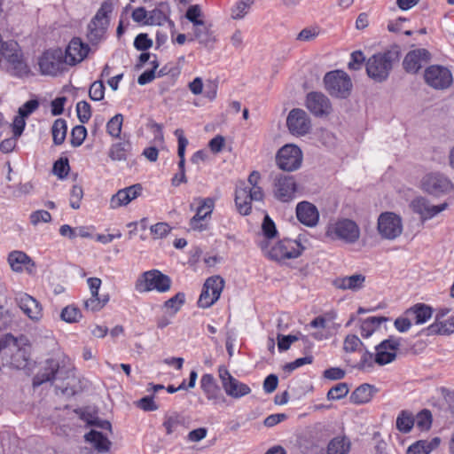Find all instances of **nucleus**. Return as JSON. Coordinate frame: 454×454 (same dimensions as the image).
<instances>
[{
  "label": "nucleus",
  "mask_w": 454,
  "mask_h": 454,
  "mask_svg": "<svg viewBox=\"0 0 454 454\" xmlns=\"http://www.w3.org/2000/svg\"><path fill=\"white\" fill-rule=\"evenodd\" d=\"M286 125L291 134L304 136L311 129V121L307 113L300 108L292 109L286 118Z\"/></svg>",
  "instance_id": "f3484780"
},
{
  "label": "nucleus",
  "mask_w": 454,
  "mask_h": 454,
  "mask_svg": "<svg viewBox=\"0 0 454 454\" xmlns=\"http://www.w3.org/2000/svg\"><path fill=\"white\" fill-rule=\"evenodd\" d=\"M8 71L15 77H23L28 75L30 68L24 59L23 52L15 54L14 57L8 60Z\"/></svg>",
  "instance_id": "7c9ffc66"
},
{
  "label": "nucleus",
  "mask_w": 454,
  "mask_h": 454,
  "mask_svg": "<svg viewBox=\"0 0 454 454\" xmlns=\"http://www.w3.org/2000/svg\"><path fill=\"white\" fill-rule=\"evenodd\" d=\"M364 55L361 51H355L351 53L348 68L350 70H358L364 62Z\"/></svg>",
  "instance_id": "774afa93"
},
{
  "label": "nucleus",
  "mask_w": 454,
  "mask_h": 454,
  "mask_svg": "<svg viewBox=\"0 0 454 454\" xmlns=\"http://www.w3.org/2000/svg\"><path fill=\"white\" fill-rule=\"evenodd\" d=\"M252 4H253V0H241L239 3H237L235 8L232 10V13H231L232 18L233 19L243 18L247 14V12Z\"/></svg>",
  "instance_id": "e2e57ef3"
},
{
  "label": "nucleus",
  "mask_w": 454,
  "mask_h": 454,
  "mask_svg": "<svg viewBox=\"0 0 454 454\" xmlns=\"http://www.w3.org/2000/svg\"><path fill=\"white\" fill-rule=\"evenodd\" d=\"M39 107V102L37 99H30L24 103L19 108V115L26 118L28 117L32 113H34Z\"/></svg>",
  "instance_id": "69168bd1"
},
{
  "label": "nucleus",
  "mask_w": 454,
  "mask_h": 454,
  "mask_svg": "<svg viewBox=\"0 0 454 454\" xmlns=\"http://www.w3.org/2000/svg\"><path fill=\"white\" fill-rule=\"evenodd\" d=\"M7 260L11 269L15 272H26L29 275L35 272V262L23 251H12L8 254Z\"/></svg>",
  "instance_id": "b1692460"
},
{
  "label": "nucleus",
  "mask_w": 454,
  "mask_h": 454,
  "mask_svg": "<svg viewBox=\"0 0 454 454\" xmlns=\"http://www.w3.org/2000/svg\"><path fill=\"white\" fill-rule=\"evenodd\" d=\"M431 59V53L424 48L410 51L403 61V69L410 74H417Z\"/></svg>",
  "instance_id": "6ab92c4d"
},
{
  "label": "nucleus",
  "mask_w": 454,
  "mask_h": 454,
  "mask_svg": "<svg viewBox=\"0 0 454 454\" xmlns=\"http://www.w3.org/2000/svg\"><path fill=\"white\" fill-rule=\"evenodd\" d=\"M113 10L112 3L108 1L103 2L89 22L86 37L90 43H98L105 38L110 23V14L113 12Z\"/></svg>",
  "instance_id": "39448f33"
},
{
  "label": "nucleus",
  "mask_w": 454,
  "mask_h": 454,
  "mask_svg": "<svg viewBox=\"0 0 454 454\" xmlns=\"http://www.w3.org/2000/svg\"><path fill=\"white\" fill-rule=\"evenodd\" d=\"M415 425L420 431H427L432 425V414L430 411L424 409L415 418Z\"/></svg>",
  "instance_id": "8fccbe9b"
},
{
  "label": "nucleus",
  "mask_w": 454,
  "mask_h": 454,
  "mask_svg": "<svg viewBox=\"0 0 454 454\" xmlns=\"http://www.w3.org/2000/svg\"><path fill=\"white\" fill-rule=\"evenodd\" d=\"M182 424V417L178 413L174 412L173 414L165 417L162 426L165 428L166 434H171Z\"/></svg>",
  "instance_id": "3c124183"
},
{
  "label": "nucleus",
  "mask_w": 454,
  "mask_h": 454,
  "mask_svg": "<svg viewBox=\"0 0 454 454\" xmlns=\"http://www.w3.org/2000/svg\"><path fill=\"white\" fill-rule=\"evenodd\" d=\"M90 48L80 37H73L66 47L64 58L67 66L74 67L82 62L88 56Z\"/></svg>",
  "instance_id": "a211bd4d"
},
{
  "label": "nucleus",
  "mask_w": 454,
  "mask_h": 454,
  "mask_svg": "<svg viewBox=\"0 0 454 454\" xmlns=\"http://www.w3.org/2000/svg\"><path fill=\"white\" fill-rule=\"evenodd\" d=\"M414 425L415 418L411 411L403 410L399 412L395 421V426L399 432L408 434L411 431Z\"/></svg>",
  "instance_id": "58836bf2"
},
{
  "label": "nucleus",
  "mask_w": 454,
  "mask_h": 454,
  "mask_svg": "<svg viewBox=\"0 0 454 454\" xmlns=\"http://www.w3.org/2000/svg\"><path fill=\"white\" fill-rule=\"evenodd\" d=\"M161 12L160 11H153V14L147 18V12L144 7H137L133 10L131 17L132 20L136 22H144L146 25H153L154 21L153 20L154 15H160Z\"/></svg>",
  "instance_id": "de8ad7c7"
},
{
  "label": "nucleus",
  "mask_w": 454,
  "mask_h": 454,
  "mask_svg": "<svg viewBox=\"0 0 454 454\" xmlns=\"http://www.w3.org/2000/svg\"><path fill=\"white\" fill-rule=\"evenodd\" d=\"M184 302H185V294L182 292H179L176 294H175L173 297L167 300L164 302L163 306L167 310L170 311L171 314H176L181 309V308L184 304Z\"/></svg>",
  "instance_id": "49530a36"
},
{
  "label": "nucleus",
  "mask_w": 454,
  "mask_h": 454,
  "mask_svg": "<svg viewBox=\"0 0 454 454\" xmlns=\"http://www.w3.org/2000/svg\"><path fill=\"white\" fill-rule=\"evenodd\" d=\"M83 197V191L80 185H74L71 189L69 202L74 209L80 208L81 201Z\"/></svg>",
  "instance_id": "052dcab7"
},
{
  "label": "nucleus",
  "mask_w": 454,
  "mask_h": 454,
  "mask_svg": "<svg viewBox=\"0 0 454 454\" xmlns=\"http://www.w3.org/2000/svg\"><path fill=\"white\" fill-rule=\"evenodd\" d=\"M297 219L304 225L314 227L319 220V213L315 205L308 201L299 202L296 206Z\"/></svg>",
  "instance_id": "a878e982"
},
{
  "label": "nucleus",
  "mask_w": 454,
  "mask_h": 454,
  "mask_svg": "<svg viewBox=\"0 0 454 454\" xmlns=\"http://www.w3.org/2000/svg\"><path fill=\"white\" fill-rule=\"evenodd\" d=\"M262 231L263 236L267 239H271L275 238L278 234L276 224L268 215H266L263 218V222L262 224Z\"/></svg>",
  "instance_id": "13d9d810"
},
{
  "label": "nucleus",
  "mask_w": 454,
  "mask_h": 454,
  "mask_svg": "<svg viewBox=\"0 0 454 454\" xmlns=\"http://www.w3.org/2000/svg\"><path fill=\"white\" fill-rule=\"evenodd\" d=\"M298 185L294 176L279 174L273 181V193L277 200L289 202L295 198Z\"/></svg>",
  "instance_id": "2eb2a0df"
},
{
  "label": "nucleus",
  "mask_w": 454,
  "mask_h": 454,
  "mask_svg": "<svg viewBox=\"0 0 454 454\" xmlns=\"http://www.w3.org/2000/svg\"><path fill=\"white\" fill-rule=\"evenodd\" d=\"M377 228L384 239H395L403 231L402 219L393 212L381 213L378 218Z\"/></svg>",
  "instance_id": "4468645a"
},
{
  "label": "nucleus",
  "mask_w": 454,
  "mask_h": 454,
  "mask_svg": "<svg viewBox=\"0 0 454 454\" xmlns=\"http://www.w3.org/2000/svg\"><path fill=\"white\" fill-rule=\"evenodd\" d=\"M153 45V41L148 37L147 34H139L136 36L134 46L138 51H146Z\"/></svg>",
  "instance_id": "338daca9"
},
{
  "label": "nucleus",
  "mask_w": 454,
  "mask_h": 454,
  "mask_svg": "<svg viewBox=\"0 0 454 454\" xmlns=\"http://www.w3.org/2000/svg\"><path fill=\"white\" fill-rule=\"evenodd\" d=\"M84 439L91 443L98 452L106 453L111 449L112 442L102 432L91 429L84 435Z\"/></svg>",
  "instance_id": "c756f323"
},
{
  "label": "nucleus",
  "mask_w": 454,
  "mask_h": 454,
  "mask_svg": "<svg viewBox=\"0 0 454 454\" xmlns=\"http://www.w3.org/2000/svg\"><path fill=\"white\" fill-rule=\"evenodd\" d=\"M59 363L54 359H49L45 363L43 371L38 373L33 380L34 386H39L46 381H51L56 378L59 371Z\"/></svg>",
  "instance_id": "2f4dec72"
},
{
  "label": "nucleus",
  "mask_w": 454,
  "mask_h": 454,
  "mask_svg": "<svg viewBox=\"0 0 454 454\" xmlns=\"http://www.w3.org/2000/svg\"><path fill=\"white\" fill-rule=\"evenodd\" d=\"M364 346L362 340L355 334H348L343 341V350L346 353H353L359 350Z\"/></svg>",
  "instance_id": "6e6d98bb"
},
{
  "label": "nucleus",
  "mask_w": 454,
  "mask_h": 454,
  "mask_svg": "<svg viewBox=\"0 0 454 454\" xmlns=\"http://www.w3.org/2000/svg\"><path fill=\"white\" fill-rule=\"evenodd\" d=\"M400 51L397 46L370 57L366 62V72L369 77L377 81H385L393 68V64L399 61Z\"/></svg>",
  "instance_id": "f03ea898"
},
{
  "label": "nucleus",
  "mask_w": 454,
  "mask_h": 454,
  "mask_svg": "<svg viewBox=\"0 0 454 454\" xmlns=\"http://www.w3.org/2000/svg\"><path fill=\"white\" fill-rule=\"evenodd\" d=\"M451 311L450 308H439L436 310V322L431 325V328H436L440 334H449L454 332V324L450 321H440Z\"/></svg>",
  "instance_id": "e433bc0d"
},
{
  "label": "nucleus",
  "mask_w": 454,
  "mask_h": 454,
  "mask_svg": "<svg viewBox=\"0 0 454 454\" xmlns=\"http://www.w3.org/2000/svg\"><path fill=\"white\" fill-rule=\"evenodd\" d=\"M424 78L427 84L435 90L447 89L453 82L450 70L440 65L427 67L424 73Z\"/></svg>",
  "instance_id": "f8f14e48"
},
{
  "label": "nucleus",
  "mask_w": 454,
  "mask_h": 454,
  "mask_svg": "<svg viewBox=\"0 0 454 454\" xmlns=\"http://www.w3.org/2000/svg\"><path fill=\"white\" fill-rule=\"evenodd\" d=\"M29 220L33 225H37L40 223H50L51 215L46 210H36L31 213Z\"/></svg>",
  "instance_id": "0e129e2a"
},
{
  "label": "nucleus",
  "mask_w": 454,
  "mask_h": 454,
  "mask_svg": "<svg viewBox=\"0 0 454 454\" xmlns=\"http://www.w3.org/2000/svg\"><path fill=\"white\" fill-rule=\"evenodd\" d=\"M440 438L419 440L412 443L407 450V454H429L440 445Z\"/></svg>",
  "instance_id": "473e14b6"
},
{
  "label": "nucleus",
  "mask_w": 454,
  "mask_h": 454,
  "mask_svg": "<svg viewBox=\"0 0 454 454\" xmlns=\"http://www.w3.org/2000/svg\"><path fill=\"white\" fill-rule=\"evenodd\" d=\"M306 107L317 117L327 116L332 112L330 99L323 93L312 91L306 97Z\"/></svg>",
  "instance_id": "412c9836"
},
{
  "label": "nucleus",
  "mask_w": 454,
  "mask_h": 454,
  "mask_svg": "<svg viewBox=\"0 0 454 454\" xmlns=\"http://www.w3.org/2000/svg\"><path fill=\"white\" fill-rule=\"evenodd\" d=\"M259 246L268 258L277 262L296 259L305 250V247L299 239L288 238L278 240L270 247L268 241H262Z\"/></svg>",
  "instance_id": "7ed1b4c3"
},
{
  "label": "nucleus",
  "mask_w": 454,
  "mask_h": 454,
  "mask_svg": "<svg viewBox=\"0 0 454 454\" xmlns=\"http://www.w3.org/2000/svg\"><path fill=\"white\" fill-rule=\"evenodd\" d=\"M108 301V294L103 296L90 295V297L84 301L83 305L85 309L94 312L101 310L107 304Z\"/></svg>",
  "instance_id": "c03bdc74"
},
{
  "label": "nucleus",
  "mask_w": 454,
  "mask_h": 454,
  "mask_svg": "<svg viewBox=\"0 0 454 454\" xmlns=\"http://www.w3.org/2000/svg\"><path fill=\"white\" fill-rule=\"evenodd\" d=\"M350 450V442L346 437H335L327 446V454H348Z\"/></svg>",
  "instance_id": "a19ab883"
},
{
  "label": "nucleus",
  "mask_w": 454,
  "mask_h": 454,
  "mask_svg": "<svg viewBox=\"0 0 454 454\" xmlns=\"http://www.w3.org/2000/svg\"><path fill=\"white\" fill-rule=\"evenodd\" d=\"M224 280L220 276H212L206 279L197 305L201 309L213 306L220 298L224 288Z\"/></svg>",
  "instance_id": "9b49d317"
},
{
  "label": "nucleus",
  "mask_w": 454,
  "mask_h": 454,
  "mask_svg": "<svg viewBox=\"0 0 454 454\" xmlns=\"http://www.w3.org/2000/svg\"><path fill=\"white\" fill-rule=\"evenodd\" d=\"M150 230L155 239H162L169 234L171 227L167 223H157L152 225Z\"/></svg>",
  "instance_id": "680f3d73"
},
{
  "label": "nucleus",
  "mask_w": 454,
  "mask_h": 454,
  "mask_svg": "<svg viewBox=\"0 0 454 454\" xmlns=\"http://www.w3.org/2000/svg\"><path fill=\"white\" fill-rule=\"evenodd\" d=\"M123 115L117 114L106 123V132L113 137H119L121 133Z\"/></svg>",
  "instance_id": "a18cd8bd"
},
{
  "label": "nucleus",
  "mask_w": 454,
  "mask_h": 454,
  "mask_svg": "<svg viewBox=\"0 0 454 454\" xmlns=\"http://www.w3.org/2000/svg\"><path fill=\"white\" fill-rule=\"evenodd\" d=\"M200 388L208 401L218 403L221 397V389L214 376L210 373L203 374L200 379Z\"/></svg>",
  "instance_id": "cd10ccee"
},
{
  "label": "nucleus",
  "mask_w": 454,
  "mask_h": 454,
  "mask_svg": "<svg viewBox=\"0 0 454 454\" xmlns=\"http://www.w3.org/2000/svg\"><path fill=\"white\" fill-rule=\"evenodd\" d=\"M42 74L57 76L67 70V63L61 48H51L44 51L38 59Z\"/></svg>",
  "instance_id": "0eeeda50"
},
{
  "label": "nucleus",
  "mask_w": 454,
  "mask_h": 454,
  "mask_svg": "<svg viewBox=\"0 0 454 454\" xmlns=\"http://www.w3.org/2000/svg\"><path fill=\"white\" fill-rule=\"evenodd\" d=\"M82 317V315L80 309L73 305L65 307L60 314L61 319L67 323H76Z\"/></svg>",
  "instance_id": "09e8293b"
},
{
  "label": "nucleus",
  "mask_w": 454,
  "mask_h": 454,
  "mask_svg": "<svg viewBox=\"0 0 454 454\" xmlns=\"http://www.w3.org/2000/svg\"><path fill=\"white\" fill-rule=\"evenodd\" d=\"M197 203L195 215L189 221V227L194 231L202 232L209 230L212 214L215 208V199L198 197L194 199Z\"/></svg>",
  "instance_id": "6e6552de"
},
{
  "label": "nucleus",
  "mask_w": 454,
  "mask_h": 454,
  "mask_svg": "<svg viewBox=\"0 0 454 454\" xmlns=\"http://www.w3.org/2000/svg\"><path fill=\"white\" fill-rule=\"evenodd\" d=\"M175 136L177 137V155L179 157L178 168L181 172H185V149L188 145V140L184 137V130L177 129L175 130Z\"/></svg>",
  "instance_id": "79ce46f5"
},
{
  "label": "nucleus",
  "mask_w": 454,
  "mask_h": 454,
  "mask_svg": "<svg viewBox=\"0 0 454 454\" xmlns=\"http://www.w3.org/2000/svg\"><path fill=\"white\" fill-rule=\"evenodd\" d=\"M375 364H377L376 354L374 355L373 353L365 349L362 352L360 360L357 362L355 367L359 371L371 372L373 369Z\"/></svg>",
  "instance_id": "37998d69"
},
{
  "label": "nucleus",
  "mask_w": 454,
  "mask_h": 454,
  "mask_svg": "<svg viewBox=\"0 0 454 454\" xmlns=\"http://www.w3.org/2000/svg\"><path fill=\"white\" fill-rule=\"evenodd\" d=\"M77 118L82 123H86L91 117V106L87 101H79L76 104Z\"/></svg>",
  "instance_id": "4d7b16f0"
},
{
  "label": "nucleus",
  "mask_w": 454,
  "mask_h": 454,
  "mask_svg": "<svg viewBox=\"0 0 454 454\" xmlns=\"http://www.w3.org/2000/svg\"><path fill=\"white\" fill-rule=\"evenodd\" d=\"M387 321L385 317H369L362 321L360 325V333L363 338L366 339L372 335V333L380 326L384 322Z\"/></svg>",
  "instance_id": "4c0bfd02"
},
{
  "label": "nucleus",
  "mask_w": 454,
  "mask_h": 454,
  "mask_svg": "<svg viewBox=\"0 0 454 454\" xmlns=\"http://www.w3.org/2000/svg\"><path fill=\"white\" fill-rule=\"evenodd\" d=\"M348 386L347 383H338L334 387L329 389L327 393L328 400H340L345 397L348 394Z\"/></svg>",
  "instance_id": "5fc2aeb1"
},
{
  "label": "nucleus",
  "mask_w": 454,
  "mask_h": 454,
  "mask_svg": "<svg viewBox=\"0 0 454 454\" xmlns=\"http://www.w3.org/2000/svg\"><path fill=\"white\" fill-rule=\"evenodd\" d=\"M143 187L140 184H136L128 186L124 189L119 190L114 193L109 202V207L112 209H116L121 207L127 206L132 200H136L142 194Z\"/></svg>",
  "instance_id": "5701e85b"
},
{
  "label": "nucleus",
  "mask_w": 454,
  "mask_h": 454,
  "mask_svg": "<svg viewBox=\"0 0 454 454\" xmlns=\"http://www.w3.org/2000/svg\"><path fill=\"white\" fill-rule=\"evenodd\" d=\"M411 207L414 213L419 215L422 222L432 219L439 213L448 207V203L443 202L440 205H431L426 198L418 197L411 202Z\"/></svg>",
  "instance_id": "4be33fe9"
},
{
  "label": "nucleus",
  "mask_w": 454,
  "mask_h": 454,
  "mask_svg": "<svg viewBox=\"0 0 454 454\" xmlns=\"http://www.w3.org/2000/svg\"><path fill=\"white\" fill-rule=\"evenodd\" d=\"M219 378L226 395L234 399L241 398L251 393V388L247 384L234 378L226 369L219 370Z\"/></svg>",
  "instance_id": "dca6fc26"
},
{
  "label": "nucleus",
  "mask_w": 454,
  "mask_h": 454,
  "mask_svg": "<svg viewBox=\"0 0 454 454\" xmlns=\"http://www.w3.org/2000/svg\"><path fill=\"white\" fill-rule=\"evenodd\" d=\"M11 358V363H7L5 366L15 369H22L27 366L28 360V349L23 341L19 345L17 350L12 352Z\"/></svg>",
  "instance_id": "c9c22d12"
},
{
  "label": "nucleus",
  "mask_w": 454,
  "mask_h": 454,
  "mask_svg": "<svg viewBox=\"0 0 454 454\" xmlns=\"http://www.w3.org/2000/svg\"><path fill=\"white\" fill-rule=\"evenodd\" d=\"M366 277L361 273L338 277L333 280V286L342 291L358 292L365 286Z\"/></svg>",
  "instance_id": "bb28decb"
},
{
  "label": "nucleus",
  "mask_w": 454,
  "mask_h": 454,
  "mask_svg": "<svg viewBox=\"0 0 454 454\" xmlns=\"http://www.w3.org/2000/svg\"><path fill=\"white\" fill-rule=\"evenodd\" d=\"M87 137V129L83 125H76L71 130L70 143L72 146L78 147L82 145Z\"/></svg>",
  "instance_id": "603ef678"
},
{
  "label": "nucleus",
  "mask_w": 454,
  "mask_h": 454,
  "mask_svg": "<svg viewBox=\"0 0 454 454\" xmlns=\"http://www.w3.org/2000/svg\"><path fill=\"white\" fill-rule=\"evenodd\" d=\"M70 170L69 162L67 158H60L53 164L52 171L54 175L59 178H64L68 175Z\"/></svg>",
  "instance_id": "bf43d9fd"
},
{
  "label": "nucleus",
  "mask_w": 454,
  "mask_h": 454,
  "mask_svg": "<svg viewBox=\"0 0 454 454\" xmlns=\"http://www.w3.org/2000/svg\"><path fill=\"white\" fill-rule=\"evenodd\" d=\"M325 236L333 240L344 244H355L360 238L358 224L348 218H338L331 221L325 230Z\"/></svg>",
  "instance_id": "20e7f679"
},
{
  "label": "nucleus",
  "mask_w": 454,
  "mask_h": 454,
  "mask_svg": "<svg viewBox=\"0 0 454 454\" xmlns=\"http://www.w3.org/2000/svg\"><path fill=\"white\" fill-rule=\"evenodd\" d=\"M416 325H422L428 321L433 314V309L425 303H417L404 312Z\"/></svg>",
  "instance_id": "c85d7f7f"
},
{
  "label": "nucleus",
  "mask_w": 454,
  "mask_h": 454,
  "mask_svg": "<svg viewBox=\"0 0 454 454\" xmlns=\"http://www.w3.org/2000/svg\"><path fill=\"white\" fill-rule=\"evenodd\" d=\"M302 152L295 145L287 144L282 146L276 154V164L281 170L292 172L301 166Z\"/></svg>",
  "instance_id": "9d476101"
},
{
  "label": "nucleus",
  "mask_w": 454,
  "mask_h": 454,
  "mask_svg": "<svg viewBox=\"0 0 454 454\" xmlns=\"http://www.w3.org/2000/svg\"><path fill=\"white\" fill-rule=\"evenodd\" d=\"M324 83L328 93L339 98H348L352 90L351 79L342 70H333L326 73L324 77Z\"/></svg>",
  "instance_id": "1a4fd4ad"
},
{
  "label": "nucleus",
  "mask_w": 454,
  "mask_h": 454,
  "mask_svg": "<svg viewBox=\"0 0 454 454\" xmlns=\"http://www.w3.org/2000/svg\"><path fill=\"white\" fill-rule=\"evenodd\" d=\"M373 396V386L362 384L357 387L350 395V403L354 404H364L369 403Z\"/></svg>",
  "instance_id": "f704fd0d"
},
{
  "label": "nucleus",
  "mask_w": 454,
  "mask_h": 454,
  "mask_svg": "<svg viewBox=\"0 0 454 454\" xmlns=\"http://www.w3.org/2000/svg\"><path fill=\"white\" fill-rule=\"evenodd\" d=\"M453 188L452 182L447 176L438 172L427 174L421 180V189L434 196L448 193Z\"/></svg>",
  "instance_id": "ddd939ff"
},
{
  "label": "nucleus",
  "mask_w": 454,
  "mask_h": 454,
  "mask_svg": "<svg viewBox=\"0 0 454 454\" xmlns=\"http://www.w3.org/2000/svg\"><path fill=\"white\" fill-rule=\"evenodd\" d=\"M131 148V143L129 140L114 143L109 148L108 156L114 161L126 160Z\"/></svg>",
  "instance_id": "72a5a7b5"
},
{
  "label": "nucleus",
  "mask_w": 454,
  "mask_h": 454,
  "mask_svg": "<svg viewBox=\"0 0 454 454\" xmlns=\"http://www.w3.org/2000/svg\"><path fill=\"white\" fill-rule=\"evenodd\" d=\"M260 181V172L254 170L248 176V185L242 182L236 187L235 205L240 215H248L251 213L253 201L263 202L264 192L259 185Z\"/></svg>",
  "instance_id": "f257e3e1"
},
{
  "label": "nucleus",
  "mask_w": 454,
  "mask_h": 454,
  "mask_svg": "<svg viewBox=\"0 0 454 454\" xmlns=\"http://www.w3.org/2000/svg\"><path fill=\"white\" fill-rule=\"evenodd\" d=\"M171 278L159 270H150L143 272L137 279L135 287L139 293L156 291L166 293L171 288Z\"/></svg>",
  "instance_id": "423d86ee"
},
{
  "label": "nucleus",
  "mask_w": 454,
  "mask_h": 454,
  "mask_svg": "<svg viewBox=\"0 0 454 454\" xmlns=\"http://www.w3.org/2000/svg\"><path fill=\"white\" fill-rule=\"evenodd\" d=\"M400 345V340L395 337H389L377 345L375 347L377 364L385 365L392 363L396 357Z\"/></svg>",
  "instance_id": "aec40b11"
},
{
  "label": "nucleus",
  "mask_w": 454,
  "mask_h": 454,
  "mask_svg": "<svg viewBox=\"0 0 454 454\" xmlns=\"http://www.w3.org/2000/svg\"><path fill=\"white\" fill-rule=\"evenodd\" d=\"M106 87L102 80L95 81L90 84L89 90L90 98L93 101H100L105 98Z\"/></svg>",
  "instance_id": "864d4df0"
},
{
  "label": "nucleus",
  "mask_w": 454,
  "mask_h": 454,
  "mask_svg": "<svg viewBox=\"0 0 454 454\" xmlns=\"http://www.w3.org/2000/svg\"><path fill=\"white\" fill-rule=\"evenodd\" d=\"M67 133V121L59 118L56 119L51 127L52 141L55 145H60L65 142Z\"/></svg>",
  "instance_id": "ea45409f"
},
{
  "label": "nucleus",
  "mask_w": 454,
  "mask_h": 454,
  "mask_svg": "<svg viewBox=\"0 0 454 454\" xmlns=\"http://www.w3.org/2000/svg\"><path fill=\"white\" fill-rule=\"evenodd\" d=\"M17 302L23 313L31 320L37 322L43 317V307L40 302L27 294L17 297Z\"/></svg>",
  "instance_id": "393cba45"
}]
</instances>
